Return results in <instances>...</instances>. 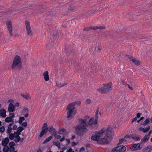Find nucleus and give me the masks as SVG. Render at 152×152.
<instances>
[{"instance_id": "f257e3e1", "label": "nucleus", "mask_w": 152, "mask_h": 152, "mask_svg": "<svg viewBox=\"0 0 152 152\" xmlns=\"http://www.w3.org/2000/svg\"><path fill=\"white\" fill-rule=\"evenodd\" d=\"M87 118H80L78 119L79 124L76 125L75 129L76 134L79 136H83L88 131L87 126H89L91 129H96L97 122H95V120L94 117L91 118L88 122L87 119H89V117L86 116Z\"/></svg>"}, {"instance_id": "f03ea898", "label": "nucleus", "mask_w": 152, "mask_h": 152, "mask_svg": "<svg viewBox=\"0 0 152 152\" xmlns=\"http://www.w3.org/2000/svg\"><path fill=\"white\" fill-rule=\"evenodd\" d=\"M107 133L105 136L103 138H101L102 137L103 133L104 132V129H102L101 130L97 132V133L95 135L92 136L91 137V140L96 141L100 144H108L110 142L113 138V135L112 133L113 131V129L109 127L107 128Z\"/></svg>"}, {"instance_id": "7ed1b4c3", "label": "nucleus", "mask_w": 152, "mask_h": 152, "mask_svg": "<svg viewBox=\"0 0 152 152\" xmlns=\"http://www.w3.org/2000/svg\"><path fill=\"white\" fill-rule=\"evenodd\" d=\"M12 69L20 70L22 67V61L20 56L16 55L13 59L11 66Z\"/></svg>"}, {"instance_id": "20e7f679", "label": "nucleus", "mask_w": 152, "mask_h": 152, "mask_svg": "<svg viewBox=\"0 0 152 152\" xmlns=\"http://www.w3.org/2000/svg\"><path fill=\"white\" fill-rule=\"evenodd\" d=\"M75 105L72 102L69 103L67 106L66 110H68L66 117L69 120L72 119L76 114Z\"/></svg>"}, {"instance_id": "39448f33", "label": "nucleus", "mask_w": 152, "mask_h": 152, "mask_svg": "<svg viewBox=\"0 0 152 152\" xmlns=\"http://www.w3.org/2000/svg\"><path fill=\"white\" fill-rule=\"evenodd\" d=\"M111 83H108L107 85H104L101 88L98 89V91L102 94L107 93L112 90Z\"/></svg>"}, {"instance_id": "423d86ee", "label": "nucleus", "mask_w": 152, "mask_h": 152, "mask_svg": "<svg viewBox=\"0 0 152 152\" xmlns=\"http://www.w3.org/2000/svg\"><path fill=\"white\" fill-rule=\"evenodd\" d=\"M48 131V127L47 124L44 123L42 127V130L39 134V136L40 137H42L43 135L47 132Z\"/></svg>"}, {"instance_id": "0eeeda50", "label": "nucleus", "mask_w": 152, "mask_h": 152, "mask_svg": "<svg viewBox=\"0 0 152 152\" xmlns=\"http://www.w3.org/2000/svg\"><path fill=\"white\" fill-rule=\"evenodd\" d=\"M25 24L27 35L30 36L32 35V31L31 29L29 22L27 21H25Z\"/></svg>"}, {"instance_id": "6e6552de", "label": "nucleus", "mask_w": 152, "mask_h": 152, "mask_svg": "<svg viewBox=\"0 0 152 152\" xmlns=\"http://www.w3.org/2000/svg\"><path fill=\"white\" fill-rule=\"evenodd\" d=\"M6 24L10 35L11 36H12V22L10 20H8L6 21Z\"/></svg>"}, {"instance_id": "1a4fd4ad", "label": "nucleus", "mask_w": 152, "mask_h": 152, "mask_svg": "<svg viewBox=\"0 0 152 152\" xmlns=\"http://www.w3.org/2000/svg\"><path fill=\"white\" fill-rule=\"evenodd\" d=\"M126 56L129 58L130 61H132L136 65L139 66L140 64V61L138 60L137 59L129 55H127Z\"/></svg>"}, {"instance_id": "9d476101", "label": "nucleus", "mask_w": 152, "mask_h": 152, "mask_svg": "<svg viewBox=\"0 0 152 152\" xmlns=\"http://www.w3.org/2000/svg\"><path fill=\"white\" fill-rule=\"evenodd\" d=\"M48 130L52 135H56L57 131L53 127H48Z\"/></svg>"}, {"instance_id": "9b49d317", "label": "nucleus", "mask_w": 152, "mask_h": 152, "mask_svg": "<svg viewBox=\"0 0 152 152\" xmlns=\"http://www.w3.org/2000/svg\"><path fill=\"white\" fill-rule=\"evenodd\" d=\"M48 74V71L44 72L42 74V75L44 76V79L45 81H47L49 80Z\"/></svg>"}, {"instance_id": "f8f14e48", "label": "nucleus", "mask_w": 152, "mask_h": 152, "mask_svg": "<svg viewBox=\"0 0 152 152\" xmlns=\"http://www.w3.org/2000/svg\"><path fill=\"white\" fill-rule=\"evenodd\" d=\"M150 128L149 126H148L147 127L143 128L140 127L139 129V130L140 131H142L144 133H146L148 131Z\"/></svg>"}, {"instance_id": "ddd939ff", "label": "nucleus", "mask_w": 152, "mask_h": 152, "mask_svg": "<svg viewBox=\"0 0 152 152\" xmlns=\"http://www.w3.org/2000/svg\"><path fill=\"white\" fill-rule=\"evenodd\" d=\"M152 150V146L148 145L142 149V152H151Z\"/></svg>"}, {"instance_id": "4468645a", "label": "nucleus", "mask_w": 152, "mask_h": 152, "mask_svg": "<svg viewBox=\"0 0 152 152\" xmlns=\"http://www.w3.org/2000/svg\"><path fill=\"white\" fill-rule=\"evenodd\" d=\"M12 116L7 117L5 119V121L6 122L9 123L14 121L12 119L15 117L14 114H12Z\"/></svg>"}, {"instance_id": "2eb2a0df", "label": "nucleus", "mask_w": 152, "mask_h": 152, "mask_svg": "<svg viewBox=\"0 0 152 152\" xmlns=\"http://www.w3.org/2000/svg\"><path fill=\"white\" fill-rule=\"evenodd\" d=\"M8 110L10 112H13L15 110V106L12 103H10L9 105Z\"/></svg>"}, {"instance_id": "dca6fc26", "label": "nucleus", "mask_w": 152, "mask_h": 152, "mask_svg": "<svg viewBox=\"0 0 152 152\" xmlns=\"http://www.w3.org/2000/svg\"><path fill=\"white\" fill-rule=\"evenodd\" d=\"M9 142V140L8 137H6L3 139L1 142V145H7Z\"/></svg>"}, {"instance_id": "f3484780", "label": "nucleus", "mask_w": 152, "mask_h": 152, "mask_svg": "<svg viewBox=\"0 0 152 152\" xmlns=\"http://www.w3.org/2000/svg\"><path fill=\"white\" fill-rule=\"evenodd\" d=\"M6 110L4 109H1L0 110V115L2 117L5 118L6 116Z\"/></svg>"}, {"instance_id": "a211bd4d", "label": "nucleus", "mask_w": 152, "mask_h": 152, "mask_svg": "<svg viewBox=\"0 0 152 152\" xmlns=\"http://www.w3.org/2000/svg\"><path fill=\"white\" fill-rule=\"evenodd\" d=\"M132 138L134 140L138 141L140 140V138L139 135L137 136L136 134H133L131 135Z\"/></svg>"}, {"instance_id": "6ab92c4d", "label": "nucleus", "mask_w": 152, "mask_h": 152, "mask_svg": "<svg viewBox=\"0 0 152 152\" xmlns=\"http://www.w3.org/2000/svg\"><path fill=\"white\" fill-rule=\"evenodd\" d=\"M118 147L120 152H124L126 150V148L124 145H121L120 146H118Z\"/></svg>"}, {"instance_id": "aec40b11", "label": "nucleus", "mask_w": 152, "mask_h": 152, "mask_svg": "<svg viewBox=\"0 0 152 152\" xmlns=\"http://www.w3.org/2000/svg\"><path fill=\"white\" fill-rule=\"evenodd\" d=\"M150 122V118H147L142 123V125L144 126L147 125Z\"/></svg>"}, {"instance_id": "412c9836", "label": "nucleus", "mask_w": 152, "mask_h": 152, "mask_svg": "<svg viewBox=\"0 0 152 152\" xmlns=\"http://www.w3.org/2000/svg\"><path fill=\"white\" fill-rule=\"evenodd\" d=\"M94 12L95 11H94V10H89L88 12H84L85 14H84V15L88 16L94 13Z\"/></svg>"}, {"instance_id": "4be33fe9", "label": "nucleus", "mask_w": 152, "mask_h": 152, "mask_svg": "<svg viewBox=\"0 0 152 152\" xmlns=\"http://www.w3.org/2000/svg\"><path fill=\"white\" fill-rule=\"evenodd\" d=\"M138 144H134L133 146L131 147L130 148V149L131 150L134 151L135 150H137L138 149H137V147Z\"/></svg>"}, {"instance_id": "5701e85b", "label": "nucleus", "mask_w": 152, "mask_h": 152, "mask_svg": "<svg viewBox=\"0 0 152 152\" xmlns=\"http://www.w3.org/2000/svg\"><path fill=\"white\" fill-rule=\"evenodd\" d=\"M21 96L23 97L26 98L27 99H31V97L28 94L25 95L22 93L20 94Z\"/></svg>"}, {"instance_id": "b1692460", "label": "nucleus", "mask_w": 152, "mask_h": 152, "mask_svg": "<svg viewBox=\"0 0 152 152\" xmlns=\"http://www.w3.org/2000/svg\"><path fill=\"white\" fill-rule=\"evenodd\" d=\"M149 139V137H148L147 136L145 135L144 137L141 139V142H145L148 141Z\"/></svg>"}, {"instance_id": "393cba45", "label": "nucleus", "mask_w": 152, "mask_h": 152, "mask_svg": "<svg viewBox=\"0 0 152 152\" xmlns=\"http://www.w3.org/2000/svg\"><path fill=\"white\" fill-rule=\"evenodd\" d=\"M4 147L3 149V152H7L10 150V148L7 145H4Z\"/></svg>"}, {"instance_id": "a878e982", "label": "nucleus", "mask_w": 152, "mask_h": 152, "mask_svg": "<svg viewBox=\"0 0 152 152\" xmlns=\"http://www.w3.org/2000/svg\"><path fill=\"white\" fill-rule=\"evenodd\" d=\"M53 137L52 136H50L49 137H48L43 142V143L45 144V143L50 141L52 138Z\"/></svg>"}, {"instance_id": "bb28decb", "label": "nucleus", "mask_w": 152, "mask_h": 152, "mask_svg": "<svg viewBox=\"0 0 152 152\" xmlns=\"http://www.w3.org/2000/svg\"><path fill=\"white\" fill-rule=\"evenodd\" d=\"M118 150V146L114 148L112 150L111 152H120Z\"/></svg>"}, {"instance_id": "cd10ccee", "label": "nucleus", "mask_w": 152, "mask_h": 152, "mask_svg": "<svg viewBox=\"0 0 152 152\" xmlns=\"http://www.w3.org/2000/svg\"><path fill=\"white\" fill-rule=\"evenodd\" d=\"M24 129V128H23L22 126H19L18 128L17 129V130L18 132L20 134L21 132Z\"/></svg>"}, {"instance_id": "c85d7f7f", "label": "nucleus", "mask_w": 152, "mask_h": 152, "mask_svg": "<svg viewBox=\"0 0 152 152\" xmlns=\"http://www.w3.org/2000/svg\"><path fill=\"white\" fill-rule=\"evenodd\" d=\"M126 140L125 138L124 137V138L120 139L119 140V142L118 144V145L119 144H121L122 142H125L126 141Z\"/></svg>"}, {"instance_id": "c756f323", "label": "nucleus", "mask_w": 152, "mask_h": 152, "mask_svg": "<svg viewBox=\"0 0 152 152\" xmlns=\"http://www.w3.org/2000/svg\"><path fill=\"white\" fill-rule=\"evenodd\" d=\"M25 120V118L24 117H21L19 118V123L20 124H21L23 121Z\"/></svg>"}, {"instance_id": "7c9ffc66", "label": "nucleus", "mask_w": 152, "mask_h": 152, "mask_svg": "<svg viewBox=\"0 0 152 152\" xmlns=\"http://www.w3.org/2000/svg\"><path fill=\"white\" fill-rule=\"evenodd\" d=\"M91 100L89 99H87L85 102V104H89L91 102Z\"/></svg>"}, {"instance_id": "2f4dec72", "label": "nucleus", "mask_w": 152, "mask_h": 152, "mask_svg": "<svg viewBox=\"0 0 152 152\" xmlns=\"http://www.w3.org/2000/svg\"><path fill=\"white\" fill-rule=\"evenodd\" d=\"M15 137L13 133H10L9 135V138L11 140H13Z\"/></svg>"}, {"instance_id": "473e14b6", "label": "nucleus", "mask_w": 152, "mask_h": 152, "mask_svg": "<svg viewBox=\"0 0 152 152\" xmlns=\"http://www.w3.org/2000/svg\"><path fill=\"white\" fill-rule=\"evenodd\" d=\"M15 137H17L18 136H19V135L20 134L18 132H15L14 133H13Z\"/></svg>"}, {"instance_id": "72a5a7b5", "label": "nucleus", "mask_w": 152, "mask_h": 152, "mask_svg": "<svg viewBox=\"0 0 152 152\" xmlns=\"http://www.w3.org/2000/svg\"><path fill=\"white\" fill-rule=\"evenodd\" d=\"M74 104H75V106H76V105L79 106L81 104V102L80 101H75V102H73Z\"/></svg>"}, {"instance_id": "f704fd0d", "label": "nucleus", "mask_w": 152, "mask_h": 152, "mask_svg": "<svg viewBox=\"0 0 152 152\" xmlns=\"http://www.w3.org/2000/svg\"><path fill=\"white\" fill-rule=\"evenodd\" d=\"M95 50L96 51H97L99 53H100L101 51V49L100 47H95Z\"/></svg>"}, {"instance_id": "c9c22d12", "label": "nucleus", "mask_w": 152, "mask_h": 152, "mask_svg": "<svg viewBox=\"0 0 152 152\" xmlns=\"http://www.w3.org/2000/svg\"><path fill=\"white\" fill-rule=\"evenodd\" d=\"M49 12V15L52 16H54L56 14L55 11H54V10H51Z\"/></svg>"}, {"instance_id": "e433bc0d", "label": "nucleus", "mask_w": 152, "mask_h": 152, "mask_svg": "<svg viewBox=\"0 0 152 152\" xmlns=\"http://www.w3.org/2000/svg\"><path fill=\"white\" fill-rule=\"evenodd\" d=\"M5 131V127L4 126H2L0 128V132L2 133Z\"/></svg>"}, {"instance_id": "4c0bfd02", "label": "nucleus", "mask_w": 152, "mask_h": 152, "mask_svg": "<svg viewBox=\"0 0 152 152\" xmlns=\"http://www.w3.org/2000/svg\"><path fill=\"white\" fill-rule=\"evenodd\" d=\"M15 137L16 138L15 139H14V141L15 142H17L20 141V136H18L17 137Z\"/></svg>"}, {"instance_id": "58836bf2", "label": "nucleus", "mask_w": 152, "mask_h": 152, "mask_svg": "<svg viewBox=\"0 0 152 152\" xmlns=\"http://www.w3.org/2000/svg\"><path fill=\"white\" fill-rule=\"evenodd\" d=\"M15 145V143L13 142H11L9 144V145L10 147L14 146Z\"/></svg>"}, {"instance_id": "ea45409f", "label": "nucleus", "mask_w": 152, "mask_h": 152, "mask_svg": "<svg viewBox=\"0 0 152 152\" xmlns=\"http://www.w3.org/2000/svg\"><path fill=\"white\" fill-rule=\"evenodd\" d=\"M66 130L64 129H61L58 132V133L62 134V133L66 131Z\"/></svg>"}, {"instance_id": "a19ab883", "label": "nucleus", "mask_w": 152, "mask_h": 152, "mask_svg": "<svg viewBox=\"0 0 152 152\" xmlns=\"http://www.w3.org/2000/svg\"><path fill=\"white\" fill-rule=\"evenodd\" d=\"M54 144L57 146L58 148H60V143L58 142H54Z\"/></svg>"}, {"instance_id": "79ce46f5", "label": "nucleus", "mask_w": 152, "mask_h": 152, "mask_svg": "<svg viewBox=\"0 0 152 152\" xmlns=\"http://www.w3.org/2000/svg\"><path fill=\"white\" fill-rule=\"evenodd\" d=\"M12 129L11 127H8L7 133V134H10L12 131Z\"/></svg>"}, {"instance_id": "37998d69", "label": "nucleus", "mask_w": 152, "mask_h": 152, "mask_svg": "<svg viewBox=\"0 0 152 152\" xmlns=\"http://www.w3.org/2000/svg\"><path fill=\"white\" fill-rule=\"evenodd\" d=\"M53 43H51L50 44H48L47 45V48L48 49H50L52 47Z\"/></svg>"}, {"instance_id": "c03bdc74", "label": "nucleus", "mask_w": 152, "mask_h": 152, "mask_svg": "<svg viewBox=\"0 0 152 152\" xmlns=\"http://www.w3.org/2000/svg\"><path fill=\"white\" fill-rule=\"evenodd\" d=\"M91 29L90 27H85L83 29V31H89Z\"/></svg>"}, {"instance_id": "a18cd8bd", "label": "nucleus", "mask_w": 152, "mask_h": 152, "mask_svg": "<svg viewBox=\"0 0 152 152\" xmlns=\"http://www.w3.org/2000/svg\"><path fill=\"white\" fill-rule=\"evenodd\" d=\"M97 29H104L105 28V27L104 26H97Z\"/></svg>"}, {"instance_id": "49530a36", "label": "nucleus", "mask_w": 152, "mask_h": 152, "mask_svg": "<svg viewBox=\"0 0 152 152\" xmlns=\"http://www.w3.org/2000/svg\"><path fill=\"white\" fill-rule=\"evenodd\" d=\"M21 124L22 125L23 127H26L27 125V124L26 122H24Z\"/></svg>"}, {"instance_id": "de8ad7c7", "label": "nucleus", "mask_w": 152, "mask_h": 152, "mask_svg": "<svg viewBox=\"0 0 152 152\" xmlns=\"http://www.w3.org/2000/svg\"><path fill=\"white\" fill-rule=\"evenodd\" d=\"M98 114H96L95 116L94 119L95 120V122L96 123V122H97L98 120Z\"/></svg>"}, {"instance_id": "09e8293b", "label": "nucleus", "mask_w": 152, "mask_h": 152, "mask_svg": "<svg viewBox=\"0 0 152 152\" xmlns=\"http://www.w3.org/2000/svg\"><path fill=\"white\" fill-rule=\"evenodd\" d=\"M91 29H93V30H96L97 29V26H90Z\"/></svg>"}, {"instance_id": "8fccbe9b", "label": "nucleus", "mask_w": 152, "mask_h": 152, "mask_svg": "<svg viewBox=\"0 0 152 152\" xmlns=\"http://www.w3.org/2000/svg\"><path fill=\"white\" fill-rule=\"evenodd\" d=\"M23 111H25L26 113H28V109L27 108H24L23 110Z\"/></svg>"}, {"instance_id": "3c124183", "label": "nucleus", "mask_w": 152, "mask_h": 152, "mask_svg": "<svg viewBox=\"0 0 152 152\" xmlns=\"http://www.w3.org/2000/svg\"><path fill=\"white\" fill-rule=\"evenodd\" d=\"M137 117H135V118H134L132 119V124H133V123H134V122L135 121H137Z\"/></svg>"}, {"instance_id": "603ef678", "label": "nucleus", "mask_w": 152, "mask_h": 152, "mask_svg": "<svg viewBox=\"0 0 152 152\" xmlns=\"http://www.w3.org/2000/svg\"><path fill=\"white\" fill-rule=\"evenodd\" d=\"M10 149L9 150L10 151H11V152L13 151L14 152V151H15V148L14 147H10Z\"/></svg>"}, {"instance_id": "864d4df0", "label": "nucleus", "mask_w": 152, "mask_h": 152, "mask_svg": "<svg viewBox=\"0 0 152 152\" xmlns=\"http://www.w3.org/2000/svg\"><path fill=\"white\" fill-rule=\"evenodd\" d=\"M137 144H138L137 147V149L139 150V149H141V148H142V146H141L140 145H139V144L138 143H137Z\"/></svg>"}, {"instance_id": "5fc2aeb1", "label": "nucleus", "mask_w": 152, "mask_h": 152, "mask_svg": "<svg viewBox=\"0 0 152 152\" xmlns=\"http://www.w3.org/2000/svg\"><path fill=\"white\" fill-rule=\"evenodd\" d=\"M11 123H10L9 125V126L8 127H11V126L14 124V121H11Z\"/></svg>"}, {"instance_id": "6e6d98bb", "label": "nucleus", "mask_w": 152, "mask_h": 152, "mask_svg": "<svg viewBox=\"0 0 152 152\" xmlns=\"http://www.w3.org/2000/svg\"><path fill=\"white\" fill-rule=\"evenodd\" d=\"M17 127H18V126L17 125H15L13 127V129H12L13 130H15V129H17Z\"/></svg>"}, {"instance_id": "4d7b16f0", "label": "nucleus", "mask_w": 152, "mask_h": 152, "mask_svg": "<svg viewBox=\"0 0 152 152\" xmlns=\"http://www.w3.org/2000/svg\"><path fill=\"white\" fill-rule=\"evenodd\" d=\"M141 115V113H138L137 114V118H139L140 117V115Z\"/></svg>"}, {"instance_id": "13d9d810", "label": "nucleus", "mask_w": 152, "mask_h": 152, "mask_svg": "<svg viewBox=\"0 0 152 152\" xmlns=\"http://www.w3.org/2000/svg\"><path fill=\"white\" fill-rule=\"evenodd\" d=\"M77 145V143L74 142H73L72 143V146H74Z\"/></svg>"}, {"instance_id": "bf43d9fd", "label": "nucleus", "mask_w": 152, "mask_h": 152, "mask_svg": "<svg viewBox=\"0 0 152 152\" xmlns=\"http://www.w3.org/2000/svg\"><path fill=\"white\" fill-rule=\"evenodd\" d=\"M56 85L57 87H61V86L62 85H61V83H56Z\"/></svg>"}, {"instance_id": "052dcab7", "label": "nucleus", "mask_w": 152, "mask_h": 152, "mask_svg": "<svg viewBox=\"0 0 152 152\" xmlns=\"http://www.w3.org/2000/svg\"><path fill=\"white\" fill-rule=\"evenodd\" d=\"M130 137V135H128V134H127L124 137V138H125V139L128 138H129Z\"/></svg>"}, {"instance_id": "680f3d73", "label": "nucleus", "mask_w": 152, "mask_h": 152, "mask_svg": "<svg viewBox=\"0 0 152 152\" xmlns=\"http://www.w3.org/2000/svg\"><path fill=\"white\" fill-rule=\"evenodd\" d=\"M66 141H67V143L66 144V145H67L69 144V143L70 142V141L69 139H66Z\"/></svg>"}, {"instance_id": "e2e57ef3", "label": "nucleus", "mask_w": 152, "mask_h": 152, "mask_svg": "<svg viewBox=\"0 0 152 152\" xmlns=\"http://www.w3.org/2000/svg\"><path fill=\"white\" fill-rule=\"evenodd\" d=\"M19 105V102H17L15 104V107H18Z\"/></svg>"}, {"instance_id": "0e129e2a", "label": "nucleus", "mask_w": 152, "mask_h": 152, "mask_svg": "<svg viewBox=\"0 0 152 152\" xmlns=\"http://www.w3.org/2000/svg\"><path fill=\"white\" fill-rule=\"evenodd\" d=\"M65 140V137H63L61 138L60 141V142H62L63 141H64Z\"/></svg>"}, {"instance_id": "69168bd1", "label": "nucleus", "mask_w": 152, "mask_h": 152, "mask_svg": "<svg viewBox=\"0 0 152 152\" xmlns=\"http://www.w3.org/2000/svg\"><path fill=\"white\" fill-rule=\"evenodd\" d=\"M67 148V147L66 146H65L63 148H62V151H63L64 152V151H65Z\"/></svg>"}, {"instance_id": "338daca9", "label": "nucleus", "mask_w": 152, "mask_h": 152, "mask_svg": "<svg viewBox=\"0 0 152 152\" xmlns=\"http://www.w3.org/2000/svg\"><path fill=\"white\" fill-rule=\"evenodd\" d=\"M61 137L60 135H56V137L57 139H59L60 138H61Z\"/></svg>"}, {"instance_id": "774afa93", "label": "nucleus", "mask_w": 152, "mask_h": 152, "mask_svg": "<svg viewBox=\"0 0 152 152\" xmlns=\"http://www.w3.org/2000/svg\"><path fill=\"white\" fill-rule=\"evenodd\" d=\"M72 149L70 148H69V150H68L67 152H72Z\"/></svg>"}]
</instances>
